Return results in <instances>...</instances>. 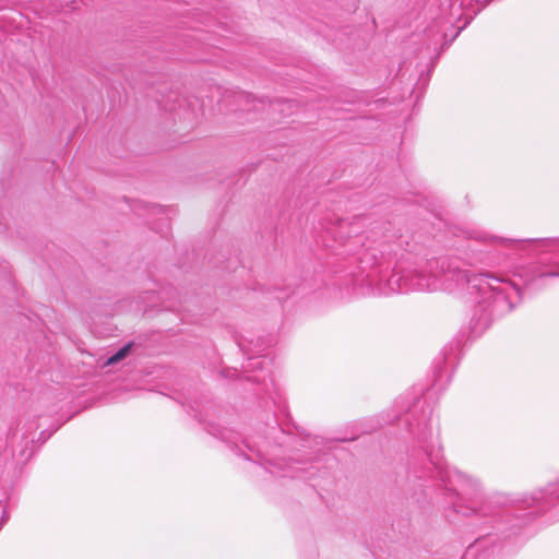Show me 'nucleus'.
I'll return each instance as SVG.
<instances>
[{
  "instance_id": "obj_1",
  "label": "nucleus",
  "mask_w": 559,
  "mask_h": 559,
  "mask_svg": "<svg viewBox=\"0 0 559 559\" xmlns=\"http://www.w3.org/2000/svg\"><path fill=\"white\" fill-rule=\"evenodd\" d=\"M417 399L408 412L416 423L409 420L408 415L404 421L408 425V431L414 435L427 456L428 464L418 474V477L438 479L449 492L455 493L456 501L453 507L464 516H487L495 513L490 502L483 499L478 483L469 476L450 468L443 461L442 447L439 441V427L433 425L432 408Z\"/></svg>"
},
{
  "instance_id": "obj_2",
  "label": "nucleus",
  "mask_w": 559,
  "mask_h": 559,
  "mask_svg": "<svg viewBox=\"0 0 559 559\" xmlns=\"http://www.w3.org/2000/svg\"><path fill=\"white\" fill-rule=\"evenodd\" d=\"M460 283H465L469 294H476L478 304H487L484 310L504 313L513 311L521 301V293L516 284L490 273H469L457 271L454 274Z\"/></svg>"
},
{
  "instance_id": "obj_3",
  "label": "nucleus",
  "mask_w": 559,
  "mask_h": 559,
  "mask_svg": "<svg viewBox=\"0 0 559 559\" xmlns=\"http://www.w3.org/2000/svg\"><path fill=\"white\" fill-rule=\"evenodd\" d=\"M436 275L428 274L426 270L394 271L388 283L392 290L406 293L408 290H432L438 287Z\"/></svg>"
},
{
  "instance_id": "obj_4",
  "label": "nucleus",
  "mask_w": 559,
  "mask_h": 559,
  "mask_svg": "<svg viewBox=\"0 0 559 559\" xmlns=\"http://www.w3.org/2000/svg\"><path fill=\"white\" fill-rule=\"evenodd\" d=\"M469 237H473L469 235ZM475 238L485 241V242H495L501 243L506 247H509L515 251L522 252L524 254L535 253L537 250H552L555 246L559 245V240L557 239H525V240H516L509 238H500L495 236H489L486 234L477 233Z\"/></svg>"
},
{
  "instance_id": "obj_5",
  "label": "nucleus",
  "mask_w": 559,
  "mask_h": 559,
  "mask_svg": "<svg viewBox=\"0 0 559 559\" xmlns=\"http://www.w3.org/2000/svg\"><path fill=\"white\" fill-rule=\"evenodd\" d=\"M269 360L265 356H255L248 358V361L242 365V376L247 381H253L266 386V380L271 379L269 370H266Z\"/></svg>"
},
{
  "instance_id": "obj_6",
  "label": "nucleus",
  "mask_w": 559,
  "mask_h": 559,
  "mask_svg": "<svg viewBox=\"0 0 559 559\" xmlns=\"http://www.w3.org/2000/svg\"><path fill=\"white\" fill-rule=\"evenodd\" d=\"M135 305L134 311H143L144 313L152 311L155 308H158L159 311L173 310L170 306L165 305L162 297L154 292L145 293L144 296H141L139 300L135 301Z\"/></svg>"
},
{
  "instance_id": "obj_7",
  "label": "nucleus",
  "mask_w": 559,
  "mask_h": 559,
  "mask_svg": "<svg viewBox=\"0 0 559 559\" xmlns=\"http://www.w3.org/2000/svg\"><path fill=\"white\" fill-rule=\"evenodd\" d=\"M533 503L555 506L559 502V480L536 491L532 497Z\"/></svg>"
},
{
  "instance_id": "obj_8",
  "label": "nucleus",
  "mask_w": 559,
  "mask_h": 559,
  "mask_svg": "<svg viewBox=\"0 0 559 559\" xmlns=\"http://www.w3.org/2000/svg\"><path fill=\"white\" fill-rule=\"evenodd\" d=\"M491 324L490 317H469L467 322L468 337L480 336Z\"/></svg>"
},
{
  "instance_id": "obj_9",
  "label": "nucleus",
  "mask_w": 559,
  "mask_h": 559,
  "mask_svg": "<svg viewBox=\"0 0 559 559\" xmlns=\"http://www.w3.org/2000/svg\"><path fill=\"white\" fill-rule=\"evenodd\" d=\"M131 347H132V343H128V344L123 345L114 355H111L110 357L107 358L105 365H107V366L115 365V364L119 362L120 360L124 359L129 355Z\"/></svg>"
},
{
  "instance_id": "obj_10",
  "label": "nucleus",
  "mask_w": 559,
  "mask_h": 559,
  "mask_svg": "<svg viewBox=\"0 0 559 559\" xmlns=\"http://www.w3.org/2000/svg\"><path fill=\"white\" fill-rule=\"evenodd\" d=\"M222 374H223L225 378H233V377H236V376H237V377H239V376H240V374H239V372H238L236 369H234V370H225V371H223V372H222Z\"/></svg>"
},
{
  "instance_id": "obj_11",
  "label": "nucleus",
  "mask_w": 559,
  "mask_h": 559,
  "mask_svg": "<svg viewBox=\"0 0 559 559\" xmlns=\"http://www.w3.org/2000/svg\"><path fill=\"white\" fill-rule=\"evenodd\" d=\"M555 271L549 273H544L542 276H558L559 277V261L555 263Z\"/></svg>"
}]
</instances>
